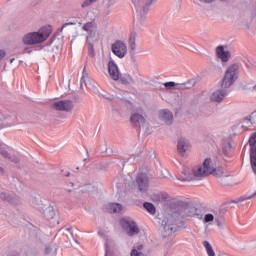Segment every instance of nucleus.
Listing matches in <instances>:
<instances>
[{"mask_svg":"<svg viewBox=\"0 0 256 256\" xmlns=\"http://www.w3.org/2000/svg\"><path fill=\"white\" fill-rule=\"evenodd\" d=\"M3 57H5V51L0 50V61L3 59Z\"/></svg>","mask_w":256,"mask_h":256,"instance_id":"nucleus-39","label":"nucleus"},{"mask_svg":"<svg viewBox=\"0 0 256 256\" xmlns=\"http://www.w3.org/2000/svg\"><path fill=\"white\" fill-rule=\"evenodd\" d=\"M153 201H167V194L165 193H160V194H153L152 195Z\"/></svg>","mask_w":256,"mask_h":256,"instance_id":"nucleus-25","label":"nucleus"},{"mask_svg":"<svg viewBox=\"0 0 256 256\" xmlns=\"http://www.w3.org/2000/svg\"><path fill=\"white\" fill-rule=\"evenodd\" d=\"M215 216H213V214H206L204 216V223H211L212 221H214Z\"/></svg>","mask_w":256,"mask_h":256,"instance_id":"nucleus-33","label":"nucleus"},{"mask_svg":"<svg viewBox=\"0 0 256 256\" xmlns=\"http://www.w3.org/2000/svg\"><path fill=\"white\" fill-rule=\"evenodd\" d=\"M119 80L122 85H134L135 83V79L129 74H120Z\"/></svg>","mask_w":256,"mask_h":256,"instance_id":"nucleus-19","label":"nucleus"},{"mask_svg":"<svg viewBox=\"0 0 256 256\" xmlns=\"http://www.w3.org/2000/svg\"><path fill=\"white\" fill-rule=\"evenodd\" d=\"M203 246L205 247L208 256H215V251L213 250V246H211L209 241L205 240L203 242Z\"/></svg>","mask_w":256,"mask_h":256,"instance_id":"nucleus-24","label":"nucleus"},{"mask_svg":"<svg viewBox=\"0 0 256 256\" xmlns=\"http://www.w3.org/2000/svg\"><path fill=\"white\" fill-rule=\"evenodd\" d=\"M190 143L186 138H179L177 141V151L181 157H185V153L189 151Z\"/></svg>","mask_w":256,"mask_h":256,"instance_id":"nucleus-13","label":"nucleus"},{"mask_svg":"<svg viewBox=\"0 0 256 256\" xmlns=\"http://www.w3.org/2000/svg\"><path fill=\"white\" fill-rule=\"evenodd\" d=\"M200 3H213L215 0H199Z\"/></svg>","mask_w":256,"mask_h":256,"instance_id":"nucleus-38","label":"nucleus"},{"mask_svg":"<svg viewBox=\"0 0 256 256\" xmlns=\"http://www.w3.org/2000/svg\"><path fill=\"white\" fill-rule=\"evenodd\" d=\"M108 73L113 81H119L121 72L119 71V66H117V63L113 59H110L108 62Z\"/></svg>","mask_w":256,"mask_h":256,"instance_id":"nucleus-11","label":"nucleus"},{"mask_svg":"<svg viewBox=\"0 0 256 256\" xmlns=\"http://www.w3.org/2000/svg\"><path fill=\"white\" fill-rule=\"evenodd\" d=\"M89 83H91V78H89V74L87 73V71H85V68H84L82 78H81V81H80L81 89H83V85L88 89L89 88Z\"/></svg>","mask_w":256,"mask_h":256,"instance_id":"nucleus-20","label":"nucleus"},{"mask_svg":"<svg viewBox=\"0 0 256 256\" xmlns=\"http://www.w3.org/2000/svg\"><path fill=\"white\" fill-rule=\"evenodd\" d=\"M70 175H71V173L68 172V173L66 174V177H69Z\"/></svg>","mask_w":256,"mask_h":256,"instance_id":"nucleus-45","label":"nucleus"},{"mask_svg":"<svg viewBox=\"0 0 256 256\" xmlns=\"http://www.w3.org/2000/svg\"><path fill=\"white\" fill-rule=\"evenodd\" d=\"M109 255V250L106 248V254L105 256H108Z\"/></svg>","mask_w":256,"mask_h":256,"instance_id":"nucleus-44","label":"nucleus"},{"mask_svg":"<svg viewBox=\"0 0 256 256\" xmlns=\"http://www.w3.org/2000/svg\"><path fill=\"white\" fill-rule=\"evenodd\" d=\"M143 207L144 209H146V211H148V213H150V215H155V213H157V210L155 208V205H153V203L144 202Z\"/></svg>","mask_w":256,"mask_h":256,"instance_id":"nucleus-23","label":"nucleus"},{"mask_svg":"<svg viewBox=\"0 0 256 256\" xmlns=\"http://www.w3.org/2000/svg\"><path fill=\"white\" fill-rule=\"evenodd\" d=\"M8 160L11 161V163H15L17 165V163H19V158L15 155L11 156L10 155V158H8Z\"/></svg>","mask_w":256,"mask_h":256,"instance_id":"nucleus-36","label":"nucleus"},{"mask_svg":"<svg viewBox=\"0 0 256 256\" xmlns=\"http://www.w3.org/2000/svg\"><path fill=\"white\" fill-rule=\"evenodd\" d=\"M97 0H84L81 4L82 9H85L86 7H89V5H93Z\"/></svg>","mask_w":256,"mask_h":256,"instance_id":"nucleus-31","label":"nucleus"},{"mask_svg":"<svg viewBox=\"0 0 256 256\" xmlns=\"http://www.w3.org/2000/svg\"><path fill=\"white\" fill-rule=\"evenodd\" d=\"M220 183L224 187H231L232 185L231 178L229 176H222V178H220Z\"/></svg>","mask_w":256,"mask_h":256,"instance_id":"nucleus-26","label":"nucleus"},{"mask_svg":"<svg viewBox=\"0 0 256 256\" xmlns=\"http://www.w3.org/2000/svg\"><path fill=\"white\" fill-rule=\"evenodd\" d=\"M216 55L222 63H227L231 59V52L225 50L223 45H220L216 48Z\"/></svg>","mask_w":256,"mask_h":256,"instance_id":"nucleus-14","label":"nucleus"},{"mask_svg":"<svg viewBox=\"0 0 256 256\" xmlns=\"http://www.w3.org/2000/svg\"><path fill=\"white\" fill-rule=\"evenodd\" d=\"M184 214L186 217H196L197 219H203V214L201 213L200 209L197 207L190 205L184 208Z\"/></svg>","mask_w":256,"mask_h":256,"instance_id":"nucleus-15","label":"nucleus"},{"mask_svg":"<svg viewBox=\"0 0 256 256\" xmlns=\"http://www.w3.org/2000/svg\"><path fill=\"white\" fill-rule=\"evenodd\" d=\"M83 161H84V162L87 161V158H85Z\"/></svg>","mask_w":256,"mask_h":256,"instance_id":"nucleus-47","label":"nucleus"},{"mask_svg":"<svg viewBox=\"0 0 256 256\" xmlns=\"http://www.w3.org/2000/svg\"><path fill=\"white\" fill-rule=\"evenodd\" d=\"M252 91H254V93H256V84L252 87Z\"/></svg>","mask_w":256,"mask_h":256,"instance_id":"nucleus-43","label":"nucleus"},{"mask_svg":"<svg viewBox=\"0 0 256 256\" xmlns=\"http://www.w3.org/2000/svg\"><path fill=\"white\" fill-rule=\"evenodd\" d=\"M3 121V118H0V122Z\"/></svg>","mask_w":256,"mask_h":256,"instance_id":"nucleus-46","label":"nucleus"},{"mask_svg":"<svg viewBox=\"0 0 256 256\" xmlns=\"http://www.w3.org/2000/svg\"><path fill=\"white\" fill-rule=\"evenodd\" d=\"M68 25H75V23H73V22H68V23L63 24V26H62V28H61V31H63V29H65V27H68Z\"/></svg>","mask_w":256,"mask_h":256,"instance_id":"nucleus-37","label":"nucleus"},{"mask_svg":"<svg viewBox=\"0 0 256 256\" xmlns=\"http://www.w3.org/2000/svg\"><path fill=\"white\" fill-rule=\"evenodd\" d=\"M210 175H213L214 177H223V169L222 168H213V171L210 172Z\"/></svg>","mask_w":256,"mask_h":256,"instance_id":"nucleus-28","label":"nucleus"},{"mask_svg":"<svg viewBox=\"0 0 256 256\" xmlns=\"http://www.w3.org/2000/svg\"><path fill=\"white\" fill-rule=\"evenodd\" d=\"M134 187H137L140 193L149 191V176L146 173H139L134 181Z\"/></svg>","mask_w":256,"mask_h":256,"instance_id":"nucleus-7","label":"nucleus"},{"mask_svg":"<svg viewBox=\"0 0 256 256\" xmlns=\"http://www.w3.org/2000/svg\"><path fill=\"white\" fill-rule=\"evenodd\" d=\"M162 229H163V237H169V235H173L177 231V223H175V218L171 215L164 218L162 220Z\"/></svg>","mask_w":256,"mask_h":256,"instance_id":"nucleus-6","label":"nucleus"},{"mask_svg":"<svg viewBox=\"0 0 256 256\" xmlns=\"http://www.w3.org/2000/svg\"><path fill=\"white\" fill-rule=\"evenodd\" d=\"M129 45L131 51H135V49H137V44L135 43V34H131L129 38Z\"/></svg>","mask_w":256,"mask_h":256,"instance_id":"nucleus-29","label":"nucleus"},{"mask_svg":"<svg viewBox=\"0 0 256 256\" xmlns=\"http://www.w3.org/2000/svg\"><path fill=\"white\" fill-rule=\"evenodd\" d=\"M111 51L116 55V57L123 59V57L127 55V45L123 41L117 40L112 44Z\"/></svg>","mask_w":256,"mask_h":256,"instance_id":"nucleus-9","label":"nucleus"},{"mask_svg":"<svg viewBox=\"0 0 256 256\" xmlns=\"http://www.w3.org/2000/svg\"><path fill=\"white\" fill-rule=\"evenodd\" d=\"M136 7V23L138 26L147 23V14L149 13V6L151 0H132Z\"/></svg>","mask_w":256,"mask_h":256,"instance_id":"nucleus-4","label":"nucleus"},{"mask_svg":"<svg viewBox=\"0 0 256 256\" xmlns=\"http://www.w3.org/2000/svg\"><path fill=\"white\" fill-rule=\"evenodd\" d=\"M67 231H69V233L72 235L73 237V231H71V228H67Z\"/></svg>","mask_w":256,"mask_h":256,"instance_id":"nucleus-42","label":"nucleus"},{"mask_svg":"<svg viewBox=\"0 0 256 256\" xmlns=\"http://www.w3.org/2000/svg\"><path fill=\"white\" fill-rule=\"evenodd\" d=\"M43 215L47 221H50V219H55V208H53V206H48L46 209H44Z\"/></svg>","mask_w":256,"mask_h":256,"instance_id":"nucleus-21","label":"nucleus"},{"mask_svg":"<svg viewBox=\"0 0 256 256\" xmlns=\"http://www.w3.org/2000/svg\"><path fill=\"white\" fill-rule=\"evenodd\" d=\"M137 249H138V251H141V250L143 249V245H139V246L137 247Z\"/></svg>","mask_w":256,"mask_h":256,"instance_id":"nucleus-41","label":"nucleus"},{"mask_svg":"<svg viewBox=\"0 0 256 256\" xmlns=\"http://www.w3.org/2000/svg\"><path fill=\"white\" fill-rule=\"evenodd\" d=\"M73 107V101L71 100H60L52 104V108L55 109V111H65L66 113H71Z\"/></svg>","mask_w":256,"mask_h":256,"instance_id":"nucleus-10","label":"nucleus"},{"mask_svg":"<svg viewBox=\"0 0 256 256\" xmlns=\"http://www.w3.org/2000/svg\"><path fill=\"white\" fill-rule=\"evenodd\" d=\"M159 119H161V121H164V123H166V125H172L173 124V112H171L169 109L160 110Z\"/></svg>","mask_w":256,"mask_h":256,"instance_id":"nucleus-16","label":"nucleus"},{"mask_svg":"<svg viewBox=\"0 0 256 256\" xmlns=\"http://www.w3.org/2000/svg\"><path fill=\"white\" fill-rule=\"evenodd\" d=\"M120 225L129 235V237H134V235H139V226H137V223L135 221L131 220V218H121Z\"/></svg>","mask_w":256,"mask_h":256,"instance_id":"nucleus-5","label":"nucleus"},{"mask_svg":"<svg viewBox=\"0 0 256 256\" xmlns=\"http://www.w3.org/2000/svg\"><path fill=\"white\" fill-rule=\"evenodd\" d=\"M14 59L11 60V63H13Z\"/></svg>","mask_w":256,"mask_h":256,"instance_id":"nucleus-48","label":"nucleus"},{"mask_svg":"<svg viewBox=\"0 0 256 256\" xmlns=\"http://www.w3.org/2000/svg\"><path fill=\"white\" fill-rule=\"evenodd\" d=\"M130 123L135 129H141V127H145V117L139 113H134L130 117Z\"/></svg>","mask_w":256,"mask_h":256,"instance_id":"nucleus-12","label":"nucleus"},{"mask_svg":"<svg viewBox=\"0 0 256 256\" xmlns=\"http://www.w3.org/2000/svg\"><path fill=\"white\" fill-rule=\"evenodd\" d=\"M250 165L253 173L256 175V154L250 155Z\"/></svg>","mask_w":256,"mask_h":256,"instance_id":"nucleus-30","label":"nucleus"},{"mask_svg":"<svg viewBox=\"0 0 256 256\" xmlns=\"http://www.w3.org/2000/svg\"><path fill=\"white\" fill-rule=\"evenodd\" d=\"M0 199L1 201H4L5 203H9L10 205H19V197L15 195H11L7 192H1Z\"/></svg>","mask_w":256,"mask_h":256,"instance_id":"nucleus-17","label":"nucleus"},{"mask_svg":"<svg viewBox=\"0 0 256 256\" xmlns=\"http://www.w3.org/2000/svg\"><path fill=\"white\" fill-rule=\"evenodd\" d=\"M215 166L213 165V160L211 158H206L202 164V166H195L192 169V173L189 170L184 169L182 174L179 175L178 179L180 181H195L197 179H203V177H208L213 173V169Z\"/></svg>","mask_w":256,"mask_h":256,"instance_id":"nucleus-2","label":"nucleus"},{"mask_svg":"<svg viewBox=\"0 0 256 256\" xmlns=\"http://www.w3.org/2000/svg\"><path fill=\"white\" fill-rule=\"evenodd\" d=\"M195 79L188 80L185 83H175L173 81L164 83L166 89H176L178 91H185V89H193L195 87Z\"/></svg>","mask_w":256,"mask_h":256,"instance_id":"nucleus-8","label":"nucleus"},{"mask_svg":"<svg viewBox=\"0 0 256 256\" xmlns=\"http://www.w3.org/2000/svg\"><path fill=\"white\" fill-rule=\"evenodd\" d=\"M0 175H5V168L0 166Z\"/></svg>","mask_w":256,"mask_h":256,"instance_id":"nucleus-40","label":"nucleus"},{"mask_svg":"<svg viewBox=\"0 0 256 256\" xmlns=\"http://www.w3.org/2000/svg\"><path fill=\"white\" fill-rule=\"evenodd\" d=\"M91 29H93V22H88L84 24L83 31H87L88 33H91Z\"/></svg>","mask_w":256,"mask_h":256,"instance_id":"nucleus-32","label":"nucleus"},{"mask_svg":"<svg viewBox=\"0 0 256 256\" xmlns=\"http://www.w3.org/2000/svg\"><path fill=\"white\" fill-rule=\"evenodd\" d=\"M105 209L107 213H121L123 211V205L120 203H109Z\"/></svg>","mask_w":256,"mask_h":256,"instance_id":"nucleus-18","label":"nucleus"},{"mask_svg":"<svg viewBox=\"0 0 256 256\" xmlns=\"http://www.w3.org/2000/svg\"><path fill=\"white\" fill-rule=\"evenodd\" d=\"M88 53L90 57H95V48L92 43H88Z\"/></svg>","mask_w":256,"mask_h":256,"instance_id":"nucleus-34","label":"nucleus"},{"mask_svg":"<svg viewBox=\"0 0 256 256\" xmlns=\"http://www.w3.org/2000/svg\"><path fill=\"white\" fill-rule=\"evenodd\" d=\"M250 155H256V132L249 138Z\"/></svg>","mask_w":256,"mask_h":256,"instance_id":"nucleus-22","label":"nucleus"},{"mask_svg":"<svg viewBox=\"0 0 256 256\" xmlns=\"http://www.w3.org/2000/svg\"><path fill=\"white\" fill-rule=\"evenodd\" d=\"M237 79H239V65L232 64L225 71L224 77L221 81L222 89L215 90L210 96V101H212V103H221L224 101L225 97H227L229 93L227 89H229Z\"/></svg>","mask_w":256,"mask_h":256,"instance_id":"nucleus-1","label":"nucleus"},{"mask_svg":"<svg viewBox=\"0 0 256 256\" xmlns=\"http://www.w3.org/2000/svg\"><path fill=\"white\" fill-rule=\"evenodd\" d=\"M51 31V26H43L38 32L26 34L23 38V43L25 45H39V43H44V41L49 39Z\"/></svg>","mask_w":256,"mask_h":256,"instance_id":"nucleus-3","label":"nucleus"},{"mask_svg":"<svg viewBox=\"0 0 256 256\" xmlns=\"http://www.w3.org/2000/svg\"><path fill=\"white\" fill-rule=\"evenodd\" d=\"M221 1H227V0H221Z\"/></svg>","mask_w":256,"mask_h":256,"instance_id":"nucleus-49","label":"nucleus"},{"mask_svg":"<svg viewBox=\"0 0 256 256\" xmlns=\"http://www.w3.org/2000/svg\"><path fill=\"white\" fill-rule=\"evenodd\" d=\"M255 114H256V111L252 112L250 117H246L244 119V121H245V123H247V125H249V123H250V125H253V122H251V120L255 117Z\"/></svg>","mask_w":256,"mask_h":256,"instance_id":"nucleus-35","label":"nucleus"},{"mask_svg":"<svg viewBox=\"0 0 256 256\" xmlns=\"http://www.w3.org/2000/svg\"><path fill=\"white\" fill-rule=\"evenodd\" d=\"M45 253L49 256H56L57 255V247L47 246L45 248Z\"/></svg>","mask_w":256,"mask_h":256,"instance_id":"nucleus-27","label":"nucleus"}]
</instances>
